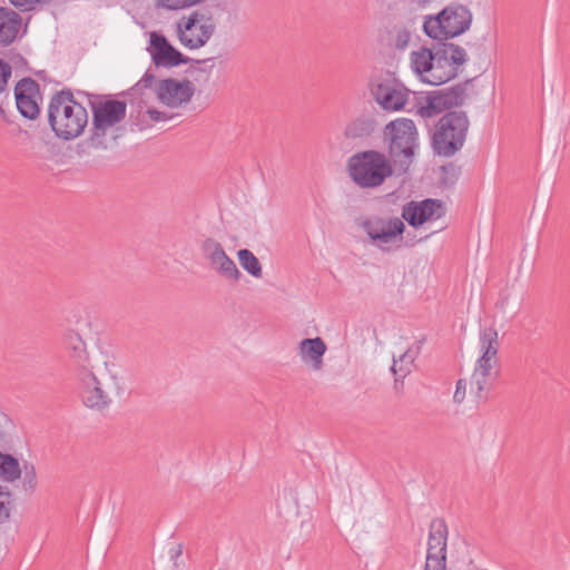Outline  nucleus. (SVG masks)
<instances>
[{
    "mask_svg": "<svg viewBox=\"0 0 570 570\" xmlns=\"http://www.w3.org/2000/svg\"><path fill=\"white\" fill-rule=\"evenodd\" d=\"M466 59V51L454 43H443L434 49L421 47L410 53L413 72L423 82L432 86L453 79Z\"/></svg>",
    "mask_w": 570,
    "mask_h": 570,
    "instance_id": "f257e3e1",
    "label": "nucleus"
},
{
    "mask_svg": "<svg viewBox=\"0 0 570 570\" xmlns=\"http://www.w3.org/2000/svg\"><path fill=\"white\" fill-rule=\"evenodd\" d=\"M48 120L57 137L71 140L83 132L88 125V112L70 90H60L49 101Z\"/></svg>",
    "mask_w": 570,
    "mask_h": 570,
    "instance_id": "f03ea898",
    "label": "nucleus"
},
{
    "mask_svg": "<svg viewBox=\"0 0 570 570\" xmlns=\"http://www.w3.org/2000/svg\"><path fill=\"white\" fill-rule=\"evenodd\" d=\"M217 11V6H200L183 16L176 23L180 45L190 50L205 47L216 32Z\"/></svg>",
    "mask_w": 570,
    "mask_h": 570,
    "instance_id": "7ed1b4c3",
    "label": "nucleus"
},
{
    "mask_svg": "<svg viewBox=\"0 0 570 570\" xmlns=\"http://www.w3.org/2000/svg\"><path fill=\"white\" fill-rule=\"evenodd\" d=\"M499 334L497 328L485 326L479 333V357L471 376V389L478 399H483L484 392L495 380L499 372Z\"/></svg>",
    "mask_w": 570,
    "mask_h": 570,
    "instance_id": "20e7f679",
    "label": "nucleus"
},
{
    "mask_svg": "<svg viewBox=\"0 0 570 570\" xmlns=\"http://www.w3.org/2000/svg\"><path fill=\"white\" fill-rule=\"evenodd\" d=\"M383 136L390 157L406 170L420 146L419 130L414 121L405 117L396 118L385 125Z\"/></svg>",
    "mask_w": 570,
    "mask_h": 570,
    "instance_id": "39448f33",
    "label": "nucleus"
},
{
    "mask_svg": "<svg viewBox=\"0 0 570 570\" xmlns=\"http://www.w3.org/2000/svg\"><path fill=\"white\" fill-rule=\"evenodd\" d=\"M470 121L464 111H448L435 125L432 148L435 154L452 157L460 151L466 140Z\"/></svg>",
    "mask_w": 570,
    "mask_h": 570,
    "instance_id": "423d86ee",
    "label": "nucleus"
},
{
    "mask_svg": "<svg viewBox=\"0 0 570 570\" xmlns=\"http://www.w3.org/2000/svg\"><path fill=\"white\" fill-rule=\"evenodd\" d=\"M351 179L362 188H375L393 174L386 156L376 150L356 153L347 160Z\"/></svg>",
    "mask_w": 570,
    "mask_h": 570,
    "instance_id": "0eeeda50",
    "label": "nucleus"
},
{
    "mask_svg": "<svg viewBox=\"0 0 570 570\" xmlns=\"http://www.w3.org/2000/svg\"><path fill=\"white\" fill-rule=\"evenodd\" d=\"M471 22V11L463 4L452 3L438 14L426 17L423 30L434 40H446L464 33Z\"/></svg>",
    "mask_w": 570,
    "mask_h": 570,
    "instance_id": "6e6552de",
    "label": "nucleus"
},
{
    "mask_svg": "<svg viewBox=\"0 0 570 570\" xmlns=\"http://www.w3.org/2000/svg\"><path fill=\"white\" fill-rule=\"evenodd\" d=\"M360 227L366 233L370 243L382 252H391L401 246L405 229L399 217L372 216L362 219Z\"/></svg>",
    "mask_w": 570,
    "mask_h": 570,
    "instance_id": "1a4fd4ad",
    "label": "nucleus"
},
{
    "mask_svg": "<svg viewBox=\"0 0 570 570\" xmlns=\"http://www.w3.org/2000/svg\"><path fill=\"white\" fill-rule=\"evenodd\" d=\"M116 377L108 371L95 373L83 368L79 373V395L82 403L90 409L102 410L111 403L110 390Z\"/></svg>",
    "mask_w": 570,
    "mask_h": 570,
    "instance_id": "9d476101",
    "label": "nucleus"
},
{
    "mask_svg": "<svg viewBox=\"0 0 570 570\" xmlns=\"http://www.w3.org/2000/svg\"><path fill=\"white\" fill-rule=\"evenodd\" d=\"M127 112L125 101L109 99L92 106V127L90 139L98 147H106L105 138L112 127L121 122Z\"/></svg>",
    "mask_w": 570,
    "mask_h": 570,
    "instance_id": "9b49d317",
    "label": "nucleus"
},
{
    "mask_svg": "<svg viewBox=\"0 0 570 570\" xmlns=\"http://www.w3.org/2000/svg\"><path fill=\"white\" fill-rule=\"evenodd\" d=\"M465 99V91L461 87L446 90H436L416 98L414 105L415 115L421 118H433L453 107L462 106Z\"/></svg>",
    "mask_w": 570,
    "mask_h": 570,
    "instance_id": "f8f14e48",
    "label": "nucleus"
},
{
    "mask_svg": "<svg viewBox=\"0 0 570 570\" xmlns=\"http://www.w3.org/2000/svg\"><path fill=\"white\" fill-rule=\"evenodd\" d=\"M200 249L203 256L216 273L233 282L240 279L242 273L234 261L226 254L220 243L213 238H207L202 243Z\"/></svg>",
    "mask_w": 570,
    "mask_h": 570,
    "instance_id": "ddd939ff",
    "label": "nucleus"
},
{
    "mask_svg": "<svg viewBox=\"0 0 570 570\" xmlns=\"http://www.w3.org/2000/svg\"><path fill=\"white\" fill-rule=\"evenodd\" d=\"M195 92V87L189 80L164 79L156 87L157 99L169 108H178L188 104Z\"/></svg>",
    "mask_w": 570,
    "mask_h": 570,
    "instance_id": "4468645a",
    "label": "nucleus"
},
{
    "mask_svg": "<svg viewBox=\"0 0 570 570\" xmlns=\"http://www.w3.org/2000/svg\"><path fill=\"white\" fill-rule=\"evenodd\" d=\"M372 94L383 109L399 111L404 109L410 90L395 79H385L372 88Z\"/></svg>",
    "mask_w": 570,
    "mask_h": 570,
    "instance_id": "2eb2a0df",
    "label": "nucleus"
},
{
    "mask_svg": "<svg viewBox=\"0 0 570 570\" xmlns=\"http://www.w3.org/2000/svg\"><path fill=\"white\" fill-rule=\"evenodd\" d=\"M444 206L438 199H424L422 202H411L403 207L402 217L411 226H420L428 220H436L444 215Z\"/></svg>",
    "mask_w": 570,
    "mask_h": 570,
    "instance_id": "dca6fc26",
    "label": "nucleus"
},
{
    "mask_svg": "<svg viewBox=\"0 0 570 570\" xmlns=\"http://www.w3.org/2000/svg\"><path fill=\"white\" fill-rule=\"evenodd\" d=\"M150 53L156 66L175 67L185 62L183 53L175 49L165 36L150 33Z\"/></svg>",
    "mask_w": 570,
    "mask_h": 570,
    "instance_id": "f3484780",
    "label": "nucleus"
},
{
    "mask_svg": "<svg viewBox=\"0 0 570 570\" xmlns=\"http://www.w3.org/2000/svg\"><path fill=\"white\" fill-rule=\"evenodd\" d=\"M38 85L30 78L22 79L16 87V102L19 112L28 119H36L39 115V106L36 101Z\"/></svg>",
    "mask_w": 570,
    "mask_h": 570,
    "instance_id": "a211bd4d",
    "label": "nucleus"
},
{
    "mask_svg": "<svg viewBox=\"0 0 570 570\" xmlns=\"http://www.w3.org/2000/svg\"><path fill=\"white\" fill-rule=\"evenodd\" d=\"M327 346L321 337L304 338L297 345V355L301 361L313 371H321L324 362L323 356Z\"/></svg>",
    "mask_w": 570,
    "mask_h": 570,
    "instance_id": "6ab92c4d",
    "label": "nucleus"
},
{
    "mask_svg": "<svg viewBox=\"0 0 570 570\" xmlns=\"http://www.w3.org/2000/svg\"><path fill=\"white\" fill-rule=\"evenodd\" d=\"M22 27V17L8 7L0 6V49L11 46Z\"/></svg>",
    "mask_w": 570,
    "mask_h": 570,
    "instance_id": "aec40b11",
    "label": "nucleus"
},
{
    "mask_svg": "<svg viewBox=\"0 0 570 570\" xmlns=\"http://www.w3.org/2000/svg\"><path fill=\"white\" fill-rule=\"evenodd\" d=\"M449 530L444 520L433 519L430 523L426 554L446 556Z\"/></svg>",
    "mask_w": 570,
    "mask_h": 570,
    "instance_id": "412c9836",
    "label": "nucleus"
},
{
    "mask_svg": "<svg viewBox=\"0 0 570 570\" xmlns=\"http://www.w3.org/2000/svg\"><path fill=\"white\" fill-rule=\"evenodd\" d=\"M63 346L70 360L82 367V370L87 367L88 353L86 343L78 333L73 331L68 332L63 337Z\"/></svg>",
    "mask_w": 570,
    "mask_h": 570,
    "instance_id": "4be33fe9",
    "label": "nucleus"
},
{
    "mask_svg": "<svg viewBox=\"0 0 570 570\" xmlns=\"http://www.w3.org/2000/svg\"><path fill=\"white\" fill-rule=\"evenodd\" d=\"M419 348L409 347L405 352H403L397 358H393V365L391 367L394 375L399 379L406 377L413 368L414 361L417 357Z\"/></svg>",
    "mask_w": 570,
    "mask_h": 570,
    "instance_id": "5701e85b",
    "label": "nucleus"
},
{
    "mask_svg": "<svg viewBox=\"0 0 570 570\" xmlns=\"http://www.w3.org/2000/svg\"><path fill=\"white\" fill-rule=\"evenodd\" d=\"M375 128V121L368 117H360L351 121L345 128V136L348 138H358L368 136Z\"/></svg>",
    "mask_w": 570,
    "mask_h": 570,
    "instance_id": "b1692460",
    "label": "nucleus"
},
{
    "mask_svg": "<svg viewBox=\"0 0 570 570\" xmlns=\"http://www.w3.org/2000/svg\"><path fill=\"white\" fill-rule=\"evenodd\" d=\"M237 257L240 266L253 277L261 278L263 275L262 264L249 249H239Z\"/></svg>",
    "mask_w": 570,
    "mask_h": 570,
    "instance_id": "393cba45",
    "label": "nucleus"
},
{
    "mask_svg": "<svg viewBox=\"0 0 570 570\" xmlns=\"http://www.w3.org/2000/svg\"><path fill=\"white\" fill-rule=\"evenodd\" d=\"M21 470L19 462L9 454L0 453V478L4 481L12 482L20 478Z\"/></svg>",
    "mask_w": 570,
    "mask_h": 570,
    "instance_id": "a878e982",
    "label": "nucleus"
},
{
    "mask_svg": "<svg viewBox=\"0 0 570 570\" xmlns=\"http://www.w3.org/2000/svg\"><path fill=\"white\" fill-rule=\"evenodd\" d=\"M205 0H155L158 8L170 11H178L193 8L203 3Z\"/></svg>",
    "mask_w": 570,
    "mask_h": 570,
    "instance_id": "bb28decb",
    "label": "nucleus"
},
{
    "mask_svg": "<svg viewBox=\"0 0 570 570\" xmlns=\"http://www.w3.org/2000/svg\"><path fill=\"white\" fill-rule=\"evenodd\" d=\"M11 511V493L4 488L0 487V523L7 521Z\"/></svg>",
    "mask_w": 570,
    "mask_h": 570,
    "instance_id": "cd10ccee",
    "label": "nucleus"
},
{
    "mask_svg": "<svg viewBox=\"0 0 570 570\" xmlns=\"http://www.w3.org/2000/svg\"><path fill=\"white\" fill-rule=\"evenodd\" d=\"M424 570H446V556L426 554Z\"/></svg>",
    "mask_w": 570,
    "mask_h": 570,
    "instance_id": "c85d7f7f",
    "label": "nucleus"
},
{
    "mask_svg": "<svg viewBox=\"0 0 570 570\" xmlns=\"http://www.w3.org/2000/svg\"><path fill=\"white\" fill-rule=\"evenodd\" d=\"M11 66L0 59V92H3L7 88L8 80L11 77Z\"/></svg>",
    "mask_w": 570,
    "mask_h": 570,
    "instance_id": "c756f323",
    "label": "nucleus"
},
{
    "mask_svg": "<svg viewBox=\"0 0 570 570\" xmlns=\"http://www.w3.org/2000/svg\"><path fill=\"white\" fill-rule=\"evenodd\" d=\"M465 395H466V381L463 379H460L456 382L455 392L453 395L454 403L461 404L464 401Z\"/></svg>",
    "mask_w": 570,
    "mask_h": 570,
    "instance_id": "7c9ffc66",
    "label": "nucleus"
},
{
    "mask_svg": "<svg viewBox=\"0 0 570 570\" xmlns=\"http://www.w3.org/2000/svg\"><path fill=\"white\" fill-rule=\"evenodd\" d=\"M146 114L148 115L149 119L153 122L167 121V120L171 119V117H173V116H170L166 112L159 111L155 108H149L146 111Z\"/></svg>",
    "mask_w": 570,
    "mask_h": 570,
    "instance_id": "2f4dec72",
    "label": "nucleus"
},
{
    "mask_svg": "<svg viewBox=\"0 0 570 570\" xmlns=\"http://www.w3.org/2000/svg\"><path fill=\"white\" fill-rule=\"evenodd\" d=\"M169 558L174 561L177 567V559L183 554V546L180 543L173 544L168 550Z\"/></svg>",
    "mask_w": 570,
    "mask_h": 570,
    "instance_id": "473e14b6",
    "label": "nucleus"
},
{
    "mask_svg": "<svg viewBox=\"0 0 570 570\" xmlns=\"http://www.w3.org/2000/svg\"><path fill=\"white\" fill-rule=\"evenodd\" d=\"M410 41V33L406 31L399 32L395 39V46L399 49H404Z\"/></svg>",
    "mask_w": 570,
    "mask_h": 570,
    "instance_id": "72a5a7b5",
    "label": "nucleus"
},
{
    "mask_svg": "<svg viewBox=\"0 0 570 570\" xmlns=\"http://www.w3.org/2000/svg\"><path fill=\"white\" fill-rule=\"evenodd\" d=\"M155 76L149 73V72H146L142 78L140 79L139 82H137L136 87H144V88H149L153 86V83L155 82Z\"/></svg>",
    "mask_w": 570,
    "mask_h": 570,
    "instance_id": "f704fd0d",
    "label": "nucleus"
},
{
    "mask_svg": "<svg viewBox=\"0 0 570 570\" xmlns=\"http://www.w3.org/2000/svg\"><path fill=\"white\" fill-rule=\"evenodd\" d=\"M36 0H10V3L19 9H29Z\"/></svg>",
    "mask_w": 570,
    "mask_h": 570,
    "instance_id": "c9c22d12",
    "label": "nucleus"
},
{
    "mask_svg": "<svg viewBox=\"0 0 570 570\" xmlns=\"http://www.w3.org/2000/svg\"><path fill=\"white\" fill-rule=\"evenodd\" d=\"M213 60H214V58H208V59H205V60L197 61V63H199V65L200 63H206V62L213 61Z\"/></svg>",
    "mask_w": 570,
    "mask_h": 570,
    "instance_id": "e433bc0d",
    "label": "nucleus"
},
{
    "mask_svg": "<svg viewBox=\"0 0 570 570\" xmlns=\"http://www.w3.org/2000/svg\"><path fill=\"white\" fill-rule=\"evenodd\" d=\"M0 115H4V109L0 106Z\"/></svg>",
    "mask_w": 570,
    "mask_h": 570,
    "instance_id": "4c0bfd02",
    "label": "nucleus"
}]
</instances>
